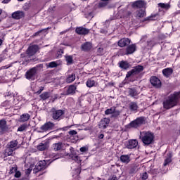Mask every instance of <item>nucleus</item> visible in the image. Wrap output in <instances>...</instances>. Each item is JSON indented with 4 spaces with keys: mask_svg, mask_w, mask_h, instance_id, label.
Listing matches in <instances>:
<instances>
[{
    "mask_svg": "<svg viewBox=\"0 0 180 180\" xmlns=\"http://www.w3.org/2000/svg\"><path fill=\"white\" fill-rule=\"evenodd\" d=\"M180 98V91H175L172 94L167 96L162 102L163 108L169 110L177 105Z\"/></svg>",
    "mask_w": 180,
    "mask_h": 180,
    "instance_id": "obj_1",
    "label": "nucleus"
},
{
    "mask_svg": "<svg viewBox=\"0 0 180 180\" xmlns=\"http://www.w3.org/2000/svg\"><path fill=\"white\" fill-rule=\"evenodd\" d=\"M140 138L145 145H150L154 141L155 136L154 134L150 131H143L140 132Z\"/></svg>",
    "mask_w": 180,
    "mask_h": 180,
    "instance_id": "obj_2",
    "label": "nucleus"
},
{
    "mask_svg": "<svg viewBox=\"0 0 180 180\" xmlns=\"http://www.w3.org/2000/svg\"><path fill=\"white\" fill-rule=\"evenodd\" d=\"M18 141L17 139H13L7 143V148L4 151V155L6 158L7 156H11L13 153V148L18 146Z\"/></svg>",
    "mask_w": 180,
    "mask_h": 180,
    "instance_id": "obj_3",
    "label": "nucleus"
},
{
    "mask_svg": "<svg viewBox=\"0 0 180 180\" xmlns=\"http://www.w3.org/2000/svg\"><path fill=\"white\" fill-rule=\"evenodd\" d=\"M144 68L141 65H138L137 66H135L131 69V70H129L127 72L126 75V77H131V76H134L135 75H139L140 72H142Z\"/></svg>",
    "mask_w": 180,
    "mask_h": 180,
    "instance_id": "obj_4",
    "label": "nucleus"
},
{
    "mask_svg": "<svg viewBox=\"0 0 180 180\" xmlns=\"http://www.w3.org/2000/svg\"><path fill=\"white\" fill-rule=\"evenodd\" d=\"M37 68H32L31 69L27 70L25 73L26 79H28L29 80H34L37 74Z\"/></svg>",
    "mask_w": 180,
    "mask_h": 180,
    "instance_id": "obj_5",
    "label": "nucleus"
},
{
    "mask_svg": "<svg viewBox=\"0 0 180 180\" xmlns=\"http://www.w3.org/2000/svg\"><path fill=\"white\" fill-rule=\"evenodd\" d=\"M65 113V112L63 110H55V108L52 109V118H53V120H60L62 115H63V114Z\"/></svg>",
    "mask_w": 180,
    "mask_h": 180,
    "instance_id": "obj_6",
    "label": "nucleus"
},
{
    "mask_svg": "<svg viewBox=\"0 0 180 180\" xmlns=\"http://www.w3.org/2000/svg\"><path fill=\"white\" fill-rule=\"evenodd\" d=\"M139 145V141L137 139H129L127 142H125V146L128 149H133L136 148Z\"/></svg>",
    "mask_w": 180,
    "mask_h": 180,
    "instance_id": "obj_7",
    "label": "nucleus"
},
{
    "mask_svg": "<svg viewBox=\"0 0 180 180\" xmlns=\"http://www.w3.org/2000/svg\"><path fill=\"white\" fill-rule=\"evenodd\" d=\"M144 120V117H139L138 118L134 120V121H131V122H130V126L134 128H137V127H139L140 125H141V124H143Z\"/></svg>",
    "mask_w": 180,
    "mask_h": 180,
    "instance_id": "obj_8",
    "label": "nucleus"
},
{
    "mask_svg": "<svg viewBox=\"0 0 180 180\" xmlns=\"http://www.w3.org/2000/svg\"><path fill=\"white\" fill-rule=\"evenodd\" d=\"M136 49L137 46L136 44H131V45L128 44V46H127L126 48L125 55H131L132 53H134V52H136Z\"/></svg>",
    "mask_w": 180,
    "mask_h": 180,
    "instance_id": "obj_9",
    "label": "nucleus"
},
{
    "mask_svg": "<svg viewBox=\"0 0 180 180\" xmlns=\"http://www.w3.org/2000/svg\"><path fill=\"white\" fill-rule=\"evenodd\" d=\"M39 49V48L38 45H32L31 46H29L28 49L27 50V53L29 55V56H33V55L37 53Z\"/></svg>",
    "mask_w": 180,
    "mask_h": 180,
    "instance_id": "obj_10",
    "label": "nucleus"
},
{
    "mask_svg": "<svg viewBox=\"0 0 180 180\" xmlns=\"http://www.w3.org/2000/svg\"><path fill=\"white\" fill-rule=\"evenodd\" d=\"M8 129V127L7 125L6 120H0V134H4V132H6Z\"/></svg>",
    "mask_w": 180,
    "mask_h": 180,
    "instance_id": "obj_11",
    "label": "nucleus"
},
{
    "mask_svg": "<svg viewBox=\"0 0 180 180\" xmlns=\"http://www.w3.org/2000/svg\"><path fill=\"white\" fill-rule=\"evenodd\" d=\"M46 160H41V162H39V163L34 168V172L35 173H37V172L42 170V169H46Z\"/></svg>",
    "mask_w": 180,
    "mask_h": 180,
    "instance_id": "obj_12",
    "label": "nucleus"
},
{
    "mask_svg": "<svg viewBox=\"0 0 180 180\" xmlns=\"http://www.w3.org/2000/svg\"><path fill=\"white\" fill-rule=\"evenodd\" d=\"M110 122V118H103L101 120L99 124H98V127L101 128V129H105L107 128L108 124Z\"/></svg>",
    "mask_w": 180,
    "mask_h": 180,
    "instance_id": "obj_13",
    "label": "nucleus"
},
{
    "mask_svg": "<svg viewBox=\"0 0 180 180\" xmlns=\"http://www.w3.org/2000/svg\"><path fill=\"white\" fill-rule=\"evenodd\" d=\"M55 127L54 122H51V121H49L48 122H46L44 124V125H41V129L42 131H49L51 129H53Z\"/></svg>",
    "mask_w": 180,
    "mask_h": 180,
    "instance_id": "obj_14",
    "label": "nucleus"
},
{
    "mask_svg": "<svg viewBox=\"0 0 180 180\" xmlns=\"http://www.w3.org/2000/svg\"><path fill=\"white\" fill-rule=\"evenodd\" d=\"M150 84L155 87H161V80L158 79L156 76H152L150 77Z\"/></svg>",
    "mask_w": 180,
    "mask_h": 180,
    "instance_id": "obj_15",
    "label": "nucleus"
},
{
    "mask_svg": "<svg viewBox=\"0 0 180 180\" xmlns=\"http://www.w3.org/2000/svg\"><path fill=\"white\" fill-rule=\"evenodd\" d=\"M89 31L90 30H89L88 28H84V27H77L76 28V32L79 35H87Z\"/></svg>",
    "mask_w": 180,
    "mask_h": 180,
    "instance_id": "obj_16",
    "label": "nucleus"
},
{
    "mask_svg": "<svg viewBox=\"0 0 180 180\" xmlns=\"http://www.w3.org/2000/svg\"><path fill=\"white\" fill-rule=\"evenodd\" d=\"M129 44H131V39H129V38H122V39L118 41V46L121 48L127 46V45H129Z\"/></svg>",
    "mask_w": 180,
    "mask_h": 180,
    "instance_id": "obj_17",
    "label": "nucleus"
},
{
    "mask_svg": "<svg viewBox=\"0 0 180 180\" xmlns=\"http://www.w3.org/2000/svg\"><path fill=\"white\" fill-rule=\"evenodd\" d=\"M131 6L134 8H142L144 7V6H146V3L143 0H137L136 1L132 3Z\"/></svg>",
    "mask_w": 180,
    "mask_h": 180,
    "instance_id": "obj_18",
    "label": "nucleus"
},
{
    "mask_svg": "<svg viewBox=\"0 0 180 180\" xmlns=\"http://www.w3.org/2000/svg\"><path fill=\"white\" fill-rule=\"evenodd\" d=\"M23 17H25V13L23 11H15L12 14V18L15 20H20V18H22Z\"/></svg>",
    "mask_w": 180,
    "mask_h": 180,
    "instance_id": "obj_19",
    "label": "nucleus"
},
{
    "mask_svg": "<svg viewBox=\"0 0 180 180\" xmlns=\"http://www.w3.org/2000/svg\"><path fill=\"white\" fill-rule=\"evenodd\" d=\"M86 86L87 87H94L95 86H97V83L96 80H94V77H91L90 79H88L86 82Z\"/></svg>",
    "mask_w": 180,
    "mask_h": 180,
    "instance_id": "obj_20",
    "label": "nucleus"
},
{
    "mask_svg": "<svg viewBox=\"0 0 180 180\" xmlns=\"http://www.w3.org/2000/svg\"><path fill=\"white\" fill-rule=\"evenodd\" d=\"M77 90V86L71 84L69 86L65 94H74Z\"/></svg>",
    "mask_w": 180,
    "mask_h": 180,
    "instance_id": "obj_21",
    "label": "nucleus"
},
{
    "mask_svg": "<svg viewBox=\"0 0 180 180\" xmlns=\"http://www.w3.org/2000/svg\"><path fill=\"white\" fill-rule=\"evenodd\" d=\"M63 146V142H57L52 145V149L53 150H60Z\"/></svg>",
    "mask_w": 180,
    "mask_h": 180,
    "instance_id": "obj_22",
    "label": "nucleus"
},
{
    "mask_svg": "<svg viewBox=\"0 0 180 180\" xmlns=\"http://www.w3.org/2000/svg\"><path fill=\"white\" fill-rule=\"evenodd\" d=\"M162 73L164 76H166V77H169L173 73V69L171 68H167V69H163Z\"/></svg>",
    "mask_w": 180,
    "mask_h": 180,
    "instance_id": "obj_23",
    "label": "nucleus"
},
{
    "mask_svg": "<svg viewBox=\"0 0 180 180\" xmlns=\"http://www.w3.org/2000/svg\"><path fill=\"white\" fill-rule=\"evenodd\" d=\"M92 48V44L91 42H85L81 46L82 51H89Z\"/></svg>",
    "mask_w": 180,
    "mask_h": 180,
    "instance_id": "obj_24",
    "label": "nucleus"
},
{
    "mask_svg": "<svg viewBox=\"0 0 180 180\" xmlns=\"http://www.w3.org/2000/svg\"><path fill=\"white\" fill-rule=\"evenodd\" d=\"M120 160L123 163H129L131 160L129 155H121Z\"/></svg>",
    "mask_w": 180,
    "mask_h": 180,
    "instance_id": "obj_25",
    "label": "nucleus"
},
{
    "mask_svg": "<svg viewBox=\"0 0 180 180\" xmlns=\"http://www.w3.org/2000/svg\"><path fill=\"white\" fill-rule=\"evenodd\" d=\"M76 79V74L71 73V75H68V77H66V83H72L74 80Z\"/></svg>",
    "mask_w": 180,
    "mask_h": 180,
    "instance_id": "obj_26",
    "label": "nucleus"
},
{
    "mask_svg": "<svg viewBox=\"0 0 180 180\" xmlns=\"http://www.w3.org/2000/svg\"><path fill=\"white\" fill-rule=\"evenodd\" d=\"M30 118V114H27V113L22 114V115H20V121L22 122H25V121H28Z\"/></svg>",
    "mask_w": 180,
    "mask_h": 180,
    "instance_id": "obj_27",
    "label": "nucleus"
},
{
    "mask_svg": "<svg viewBox=\"0 0 180 180\" xmlns=\"http://www.w3.org/2000/svg\"><path fill=\"white\" fill-rule=\"evenodd\" d=\"M47 148H48V144L46 143H41L37 146V149H39V150H45V149H47Z\"/></svg>",
    "mask_w": 180,
    "mask_h": 180,
    "instance_id": "obj_28",
    "label": "nucleus"
},
{
    "mask_svg": "<svg viewBox=\"0 0 180 180\" xmlns=\"http://www.w3.org/2000/svg\"><path fill=\"white\" fill-rule=\"evenodd\" d=\"M120 67L122 69H128V68H129V65L128 62H124L122 60V62H120Z\"/></svg>",
    "mask_w": 180,
    "mask_h": 180,
    "instance_id": "obj_29",
    "label": "nucleus"
},
{
    "mask_svg": "<svg viewBox=\"0 0 180 180\" xmlns=\"http://www.w3.org/2000/svg\"><path fill=\"white\" fill-rule=\"evenodd\" d=\"M146 15V11L144 10H139L136 11V17L141 18V17H144Z\"/></svg>",
    "mask_w": 180,
    "mask_h": 180,
    "instance_id": "obj_30",
    "label": "nucleus"
},
{
    "mask_svg": "<svg viewBox=\"0 0 180 180\" xmlns=\"http://www.w3.org/2000/svg\"><path fill=\"white\" fill-rule=\"evenodd\" d=\"M65 59L68 65H72V63H73V58L71 55H67Z\"/></svg>",
    "mask_w": 180,
    "mask_h": 180,
    "instance_id": "obj_31",
    "label": "nucleus"
},
{
    "mask_svg": "<svg viewBox=\"0 0 180 180\" xmlns=\"http://www.w3.org/2000/svg\"><path fill=\"white\" fill-rule=\"evenodd\" d=\"M40 97L41 98H42V100H46L47 98H49V97H50V93H49L48 91H45L44 93L40 94Z\"/></svg>",
    "mask_w": 180,
    "mask_h": 180,
    "instance_id": "obj_32",
    "label": "nucleus"
},
{
    "mask_svg": "<svg viewBox=\"0 0 180 180\" xmlns=\"http://www.w3.org/2000/svg\"><path fill=\"white\" fill-rule=\"evenodd\" d=\"M113 111H115V107H111L110 108H107V110H105V114L106 115L112 114V116L113 117Z\"/></svg>",
    "mask_w": 180,
    "mask_h": 180,
    "instance_id": "obj_33",
    "label": "nucleus"
},
{
    "mask_svg": "<svg viewBox=\"0 0 180 180\" xmlns=\"http://www.w3.org/2000/svg\"><path fill=\"white\" fill-rule=\"evenodd\" d=\"M129 108L132 111H136V110H137V108H138L137 103H134V102L130 103Z\"/></svg>",
    "mask_w": 180,
    "mask_h": 180,
    "instance_id": "obj_34",
    "label": "nucleus"
},
{
    "mask_svg": "<svg viewBox=\"0 0 180 180\" xmlns=\"http://www.w3.org/2000/svg\"><path fill=\"white\" fill-rule=\"evenodd\" d=\"M129 93L131 97H134L135 96H137L138 93L135 89H130L129 90Z\"/></svg>",
    "mask_w": 180,
    "mask_h": 180,
    "instance_id": "obj_35",
    "label": "nucleus"
},
{
    "mask_svg": "<svg viewBox=\"0 0 180 180\" xmlns=\"http://www.w3.org/2000/svg\"><path fill=\"white\" fill-rule=\"evenodd\" d=\"M141 179H142V180H147V179H148V173H147V172L141 173Z\"/></svg>",
    "mask_w": 180,
    "mask_h": 180,
    "instance_id": "obj_36",
    "label": "nucleus"
},
{
    "mask_svg": "<svg viewBox=\"0 0 180 180\" xmlns=\"http://www.w3.org/2000/svg\"><path fill=\"white\" fill-rule=\"evenodd\" d=\"M159 7H161L162 8H169L170 6L168 4H165V3H159L158 4Z\"/></svg>",
    "mask_w": 180,
    "mask_h": 180,
    "instance_id": "obj_37",
    "label": "nucleus"
},
{
    "mask_svg": "<svg viewBox=\"0 0 180 180\" xmlns=\"http://www.w3.org/2000/svg\"><path fill=\"white\" fill-rule=\"evenodd\" d=\"M155 44H157V42H155V39L154 38L150 39V41H148V46L153 47L154 45H155Z\"/></svg>",
    "mask_w": 180,
    "mask_h": 180,
    "instance_id": "obj_38",
    "label": "nucleus"
},
{
    "mask_svg": "<svg viewBox=\"0 0 180 180\" xmlns=\"http://www.w3.org/2000/svg\"><path fill=\"white\" fill-rule=\"evenodd\" d=\"M72 159L77 162V163H80V162H82L81 158L78 155H73V156H72Z\"/></svg>",
    "mask_w": 180,
    "mask_h": 180,
    "instance_id": "obj_39",
    "label": "nucleus"
},
{
    "mask_svg": "<svg viewBox=\"0 0 180 180\" xmlns=\"http://www.w3.org/2000/svg\"><path fill=\"white\" fill-rule=\"evenodd\" d=\"M58 65V63L57 62H50L49 64V68H56Z\"/></svg>",
    "mask_w": 180,
    "mask_h": 180,
    "instance_id": "obj_40",
    "label": "nucleus"
},
{
    "mask_svg": "<svg viewBox=\"0 0 180 180\" xmlns=\"http://www.w3.org/2000/svg\"><path fill=\"white\" fill-rule=\"evenodd\" d=\"M120 111L119 110H116L115 107H114L113 116L112 117H118L120 115Z\"/></svg>",
    "mask_w": 180,
    "mask_h": 180,
    "instance_id": "obj_41",
    "label": "nucleus"
},
{
    "mask_svg": "<svg viewBox=\"0 0 180 180\" xmlns=\"http://www.w3.org/2000/svg\"><path fill=\"white\" fill-rule=\"evenodd\" d=\"M26 128H27V124H22V125H20V127L18 128V131H25Z\"/></svg>",
    "mask_w": 180,
    "mask_h": 180,
    "instance_id": "obj_42",
    "label": "nucleus"
},
{
    "mask_svg": "<svg viewBox=\"0 0 180 180\" xmlns=\"http://www.w3.org/2000/svg\"><path fill=\"white\" fill-rule=\"evenodd\" d=\"M170 162H172V158H170V157L167 158L165 160L164 166H167V165H168V163H170Z\"/></svg>",
    "mask_w": 180,
    "mask_h": 180,
    "instance_id": "obj_43",
    "label": "nucleus"
},
{
    "mask_svg": "<svg viewBox=\"0 0 180 180\" xmlns=\"http://www.w3.org/2000/svg\"><path fill=\"white\" fill-rule=\"evenodd\" d=\"M77 132L75 131V129H72L71 131H69V135H77Z\"/></svg>",
    "mask_w": 180,
    "mask_h": 180,
    "instance_id": "obj_44",
    "label": "nucleus"
},
{
    "mask_svg": "<svg viewBox=\"0 0 180 180\" xmlns=\"http://www.w3.org/2000/svg\"><path fill=\"white\" fill-rule=\"evenodd\" d=\"M108 180H118V177L115 175L110 176Z\"/></svg>",
    "mask_w": 180,
    "mask_h": 180,
    "instance_id": "obj_45",
    "label": "nucleus"
},
{
    "mask_svg": "<svg viewBox=\"0 0 180 180\" xmlns=\"http://www.w3.org/2000/svg\"><path fill=\"white\" fill-rule=\"evenodd\" d=\"M21 176V172L20 171H17L15 173V177H20Z\"/></svg>",
    "mask_w": 180,
    "mask_h": 180,
    "instance_id": "obj_46",
    "label": "nucleus"
},
{
    "mask_svg": "<svg viewBox=\"0 0 180 180\" xmlns=\"http://www.w3.org/2000/svg\"><path fill=\"white\" fill-rule=\"evenodd\" d=\"M86 150H87V148H86V146H82L80 148V151L81 152H86Z\"/></svg>",
    "mask_w": 180,
    "mask_h": 180,
    "instance_id": "obj_47",
    "label": "nucleus"
},
{
    "mask_svg": "<svg viewBox=\"0 0 180 180\" xmlns=\"http://www.w3.org/2000/svg\"><path fill=\"white\" fill-rule=\"evenodd\" d=\"M44 89V87H43V86H41L39 88V90H38V91H37V93L38 94H40L41 93V91H43Z\"/></svg>",
    "mask_w": 180,
    "mask_h": 180,
    "instance_id": "obj_48",
    "label": "nucleus"
},
{
    "mask_svg": "<svg viewBox=\"0 0 180 180\" xmlns=\"http://www.w3.org/2000/svg\"><path fill=\"white\" fill-rule=\"evenodd\" d=\"M9 1H11V0H4L3 3L7 4L8 3H9Z\"/></svg>",
    "mask_w": 180,
    "mask_h": 180,
    "instance_id": "obj_49",
    "label": "nucleus"
},
{
    "mask_svg": "<svg viewBox=\"0 0 180 180\" xmlns=\"http://www.w3.org/2000/svg\"><path fill=\"white\" fill-rule=\"evenodd\" d=\"M58 158H60V156L58 155H55L53 156V160L58 159Z\"/></svg>",
    "mask_w": 180,
    "mask_h": 180,
    "instance_id": "obj_50",
    "label": "nucleus"
},
{
    "mask_svg": "<svg viewBox=\"0 0 180 180\" xmlns=\"http://www.w3.org/2000/svg\"><path fill=\"white\" fill-rule=\"evenodd\" d=\"M31 170H32V169H27L26 173H27V174L31 173Z\"/></svg>",
    "mask_w": 180,
    "mask_h": 180,
    "instance_id": "obj_51",
    "label": "nucleus"
},
{
    "mask_svg": "<svg viewBox=\"0 0 180 180\" xmlns=\"http://www.w3.org/2000/svg\"><path fill=\"white\" fill-rule=\"evenodd\" d=\"M98 138H100V139H103V138H104V135H103V134H101L99 136H98Z\"/></svg>",
    "mask_w": 180,
    "mask_h": 180,
    "instance_id": "obj_52",
    "label": "nucleus"
},
{
    "mask_svg": "<svg viewBox=\"0 0 180 180\" xmlns=\"http://www.w3.org/2000/svg\"><path fill=\"white\" fill-rule=\"evenodd\" d=\"M40 32H41V31H38L37 32H36V33L34 34V35H38L39 34H40Z\"/></svg>",
    "mask_w": 180,
    "mask_h": 180,
    "instance_id": "obj_53",
    "label": "nucleus"
},
{
    "mask_svg": "<svg viewBox=\"0 0 180 180\" xmlns=\"http://www.w3.org/2000/svg\"><path fill=\"white\" fill-rule=\"evenodd\" d=\"M71 127H72V125H68V127H65V128H71Z\"/></svg>",
    "mask_w": 180,
    "mask_h": 180,
    "instance_id": "obj_54",
    "label": "nucleus"
},
{
    "mask_svg": "<svg viewBox=\"0 0 180 180\" xmlns=\"http://www.w3.org/2000/svg\"><path fill=\"white\" fill-rule=\"evenodd\" d=\"M2 42H3V41H2V39H1V38H0V46L1 45Z\"/></svg>",
    "mask_w": 180,
    "mask_h": 180,
    "instance_id": "obj_55",
    "label": "nucleus"
},
{
    "mask_svg": "<svg viewBox=\"0 0 180 180\" xmlns=\"http://www.w3.org/2000/svg\"><path fill=\"white\" fill-rule=\"evenodd\" d=\"M102 1H108V0H102Z\"/></svg>",
    "mask_w": 180,
    "mask_h": 180,
    "instance_id": "obj_56",
    "label": "nucleus"
},
{
    "mask_svg": "<svg viewBox=\"0 0 180 180\" xmlns=\"http://www.w3.org/2000/svg\"><path fill=\"white\" fill-rule=\"evenodd\" d=\"M24 0H18V1H23Z\"/></svg>",
    "mask_w": 180,
    "mask_h": 180,
    "instance_id": "obj_57",
    "label": "nucleus"
},
{
    "mask_svg": "<svg viewBox=\"0 0 180 180\" xmlns=\"http://www.w3.org/2000/svg\"><path fill=\"white\" fill-rule=\"evenodd\" d=\"M1 13H2V11H1V10H0V15L1 14Z\"/></svg>",
    "mask_w": 180,
    "mask_h": 180,
    "instance_id": "obj_58",
    "label": "nucleus"
},
{
    "mask_svg": "<svg viewBox=\"0 0 180 180\" xmlns=\"http://www.w3.org/2000/svg\"><path fill=\"white\" fill-rule=\"evenodd\" d=\"M1 60H2V59H1V58H0V62H1Z\"/></svg>",
    "mask_w": 180,
    "mask_h": 180,
    "instance_id": "obj_59",
    "label": "nucleus"
}]
</instances>
